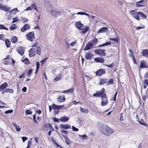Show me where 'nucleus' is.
<instances>
[{
    "mask_svg": "<svg viewBox=\"0 0 148 148\" xmlns=\"http://www.w3.org/2000/svg\"><path fill=\"white\" fill-rule=\"evenodd\" d=\"M145 27L143 25H142V26H139L136 27L137 30H140L141 29H143Z\"/></svg>",
    "mask_w": 148,
    "mask_h": 148,
    "instance_id": "nucleus-52",
    "label": "nucleus"
},
{
    "mask_svg": "<svg viewBox=\"0 0 148 148\" xmlns=\"http://www.w3.org/2000/svg\"><path fill=\"white\" fill-rule=\"evenodd\" d=\"M16 25L13 24L10 27V29L11 30H13L15 29L16 28Z\"/></svg>",
    "mask_w": 148,
    "mask_h": 148,
    "instance_id": "nucleus-43",
    "label": "nucleus"
},
{
    "mask_svg": "<svg viewBox=\"0 0 148 148\" xmlns=\"http://www.w3.org/2000/svg\"><path fill=\"white\" fill-rule=\"evenodd\" d=\"M12 125L15 127L16 130L17 132H19L21 130V128L20 126L19 125H17L15 123L13 122Z\"/></svg>",
    "mask_w": 148,
    "mask_h": 148,
    "instance_id": "nucleus-23",
    "label": "nucleus"
},
{
    "mask_svg": "<svg viewBox=\"0 0 148 148\" xmlns=\"http://www.w3.org/2000/svg\"><path fill=\"white\" fill-rule=\"evenodd\" d=\"M0 29H5L8 30V28L6 27L3 25L0 24Z\"/></svg>",
    "mask_w": 148,
    "mask_h": 148,
    "instance_id": "nucleus-44",
    "label": "nucleus"
},
{
    "mask_svg": "<svg viewBox=\"0 0 148 148\" xmlns=\"http://www.w3.org/2000/svg\"><path fill=\"white\" fill-rule=\"evenodd\" d=\"M65 44L66 45L67 48H69L70 45V44L69 43L67 40L65 41Z\"/></svg>",
    "mask_w": 148,
    "mask_h": 148,
    "instance_id": "nucleus-51",
    "label": "nucleus"
},
{
    "mask_svg": "<svg viewBox=\"0 0 148 148\" xmlns=\"http://www.w3.org/2000/svg\"><path fill=\"white\" fill-rule=\"evenodd\" d=\"M53 120L54 122L58 123L59 122V120L58 119L56 118H53Z\"/></svg>",
    "mask_w": 148,
    "mask_h": 148,
    "instance_id": "nucleus-62",
    "label": "nucleus"
},
{
    "mask_svg": "<svg viewBox=\"0 0 148 148\" xmlns=\"http://www.w3.org/2000/svg\"><path fill=\"white\" fill-rule=\"evenodd\" d=\"M113 82L114 81L113 79H110L108 82L107 85L112 84H113Z\"/></svg>",
    "mask_w": 148,
    "mask_h": 148,
    "instance_id": "nucleus-46",
    "label": "nucleus"
},
{
    "mask_svg": "<svg viewBox=\"0 0 148 148\" xmlns=\"http://www.w3.org/2000/svg\"><path fill=\"white\" fill-rule=\"evenodd\" d=\"M139 16H140L142 19H145L147 18V15L144 13L141 12H139Z\"/></svg>",
    "mask_w": 148,
    "mask_h": 148,
    "instance_id": "nucleus-28",
    "label": "nucleus"
},
{
    "mask_svg": "<svg viewBox=\"0 0 148 148\" xmlns=\"http://www.w3.org/2000/svg\"><path fill=\"white\" fill-rule=\"evenodd\" d=\"M5 90L6 93L9 92L11 94H13L14 93V91L12 89L6 88Z\"/></svg>",
    "mask_w": 148,
    "mask_h": 148,
    "instance_id": "nucleus-40",
    "label": "nucleus"
},
{
    "mask_svg": "<svg viewBox=\"0 0 148 148\" xmlns=\"http://www.w3.org/2000/svg\"><path fill=\"white\" fill-rule=\"evenodd\" d=\"M64 105L60 106L57 105L53 103V104L51 106L52 109L55 110H58L64 107Z\"/></svg>",
    "mask_w": 148,
    "mask_h": 148,
    "instance_id": "nucleus-17",
    "label": "nucleus"
},
{
    "mask_svg": "<svg viewBox=\"0 0 148 148\" xmlns=\"http://www.w3.org/2000/svg\"><path fill=\"white\" fill-rule=\"evenodd\" d=\"M19 21V18L17 17H15L13 18V20L12 22V23H14L15 22H17Z\"/></svg>",
    "mask_w": 148,
    "mask_h": 148,
    "instance_id": "nucleus-47",
    "label": "nucleus"
},
{
    "mask_svg": "<svg viewBox=\"0 0 148 148\" xmlns=\"http://www.w3.org/2000/svg\"><path fill=\"white\" fill-rule=\"evenodd\" d=\"M69 120V118L66 116H64L63 117H61L59 119V120L64 122H65Z\"/></svg>",
    "mask_w": 148,
    "mask_h": 148,
    "instance_id": "nucleus-26",
    "label": "nucleus"
},
{
    "mask_svg": "<svg viewBox=\"0 0 148 148\" xmlns=\"http://www.w3.org/2000/svg\"><path fill=\"white\" fill-rule=\"evenodd\" d=\"M45 126L46 127H48L50 130H51L53 129L52 126L50 123H49L47 124H46L45 125Z\"/></svg>",
    "mask_w": 148,
    "mask_h": 148,
    "instance_id": "nucleus-45",
    "label": "nucleus"
},
{
    "mask_svg": "<svg viewBox=\"0 0 148 148\" xmlns=\"http://www.w3.org/2000/svg\"><path fill=\"white\" fill-rule=\"evenodd\" d=\"M80 110L82 112L86 113H88V110L87 109L83 108L82 107H80Z\"/></svg>",
    "mask_w": 148,
    "mask_h": 148,
    "instance_id": "nucleus-32",
    "label": "nucleus"
},
{
    "mask_svg": "<svg viewBox=\"0 0 148 148\" xmlns=\"http://www.w3.org/2000/svg\"><path fill=\"white\" fill-rule=\"evenodd\" d=\"M32 69H30L28 70L27 72V74L28 76H29L32 72Z\"/></svg>",
    "mask_w": 148,
    "mask_h": 148,
    "instance_id": "nucleus-61",
    "label": "nucleus"
},
{
    "mask_svg": "<svg viewBox=\"0 0 148 148\" xmlns=\"http://www.w3.org/2000/svg\"><path fill=\"white\" fill-rule=\"evenodd\" d=\"M74 91V89L73 88H71L69 89L65 90L63 92H62L61 91H60L59 92L63 93H66L70 92V93H72Z\"/></svg>",
    "mask_w": 148,
    "mask_h": 148,
    "instance_id": "nucleus-29",
    "label": "nucleus"
},
{
    "mask_svg": "<svg viewBox=\"0 0 148 148\" xmlns=\"http://www.w3.org/2000/svg\"><path fill=\"white\" fill-rule=\"evenodd\" d=\"M89 27L88 26H86L85 28L82 29V30H80L79 33H80L85 34L89 30Z\"/></svg>",
    "mask_w": 148,
    "mask_h": 148,
    "instance_id": "nucleus-18",
    "label": "nucleus"
},
{
    "mask_svg": "<svg viewBox=\"0 0 148 148\" xmlns=\"http://www.w3.org/2000/svg\"><path fill=\"white\" fill-rule=\"evenodd\" d=\"M145 1V0H141L137 2L136 4V6L138 7H141L143 6V5L139 4L144 3Z\"/></svg>",
    "mask_w": 148,
    "mask_h": 148,
    "instance_id": "nucleus-24",
    "label": "nucleus"
},
{
    "mask_svg": "<svg viewBox=\"0 0 148 148\" xmlns=\"http://www.w3.org/2000/svg\"><path fill=\"white\" fill-rule=\"evenodd\" d=\"M38 45V43L37 42H35L34 43L33 45L32 46V47H37V45Z\"/></svg>",
    "mask_w": 148,
    "mask_h": 148,
    "instance_id": "nucleus-59",
    "label": "nucleus"
},
{
    "mask_svg": "<svg viewBox=\"0 0 148 148\" xmlns=\"http://www.w3.org/2000/svg\"><path fill=\"white\" fill-rule=\"evenodd\" d=\"M94 60L97 62L103 63L104 62V59L102 57L97 58L94 59Z\"/></svg>",
    "mask_w": 148,
    "mask_h": 148,
    "instance_id": "nucleus-19",
    "label": "nucleus"
},
{
    "mask_svg": "<svg viewBox=\"0 0 148 148\" xmlns=\"http://www.w3.org/2000/svg\"><path fill=\"white\" fill-rule=\"evenodd\" d=\"M61 98V96H59L58 98V101L60 102H63L65 101V99L64 96L62 98Z\"/></svg>",
    "mask_w": 148,
    "mask_h": 148,
    "instance_id": "nucleus-34",
    "label": "nucleus"
},
{
    "mask_svg": "<svg viewBox=\"0 0 148 148\" xmlns=\"http://www.w3.org/2000/svg\"><path fill=\"white\" fill-rule=\"evenodd\" d=\"M111 43L110 42H107L104 44L99 45V47H101L107 46L110 45Z\"/></svg>",
    "mask_w": 148,
    "mask_h": 148,
    "instance_id": "nucleus-39",
    "label": "nucleus"
},
{
    "mask_svg": "<svg viewBox=\"0 0 148 148\" xmlns=\"http://www.w3.org/2000/svg\"><path fill=\"white\" fill-rule=\"evenodd\" d=\"M17 38L15 36H13L11 39L12 42L14 43H16L17 41Z\"/></svg>",
    "mask_w": 148,
    "mask_h": 148,
    "instance_id": "nucleus-33",
    "label": "nucleus"
},
{
    "mask_svg": "<svg viewBox=\"0 0 148 148\" xmlns=\"http://www.w3.org/2000/svg\"><path fill=\"white\" fill-rule=\"evenodd\" d=\"M130 13L134 18L136 19L139 21L140 20V17L139 16V12H136L134 10H132L130 12Z\"/></svg>",
    "mask_w": 148,
    "mask_h": 148,
    "instance_id": "nucleus-5",
    "label": "nucleus"
},
{
    "mask_svg": "<svg viewBox=\"0 0 148 148\" xmlns=\"http://www.w3.org/2000/svg\"><path fill=\"white\" fill-rule=\"evenodd\" d=\"M10 8L2 3H0V10L5 12H8L10 10Z\"/></svg>",
    "mask_w": 148,
    "mask_h": 148,
    "instance_id": "nucleus-8",
    "label": "nucleus"
},
{
    "mask_svg": "<svg viewBox=\"0 0 148 148\" xmlns=\"http://www.w3.org/2000/svg\"><path fill=\"white\" fill-rule=\"evenodd\" d=\"M100 131L103 134L108 136L111 135L114 132L113 130L108 127L101 129Z\"/></svg>",
    "mask_w": 148,
    "mask_h": 148,
    "instance_id": "nucleus-2",
    "label": "nucleus"
},
{
    "mask_svg": "<svg viewBox=\"0 0 148 148\" xmlns=\"http://www.w3.org/2000/svg\"><path fill=\"white\" fill-rule=\"evenodd\" d=\"M99 97H101L103 95V94H105V89L104 88H102L101 90L97 92Z\"/></svg>",
    "mask_w": 148,
    "mask_h": 148,
    "instance_id": "nucleus-25",
    "label": "nucleus"
},
{
    "mask_svg": "<svg viewBox=\"0 0 148 148\" xmlns=\"http://www.w3.org/2000/svg\"><path fill=\"white\" fill-rule=\"evenodd\" d=\"M18 11L17 8H15L12 9L11 11L10 12L12 14H14L16 13V12H17Z\"/></svg>",
    "mask_w": 148,
    "mask_h": 148,
    "instance_id": "nucleus-42",
    "label": "nucleus"
},
{
    "mask_svg": "<svg viewBox=\"0 0 148 148\" xmlns=\"http://www.w3.org/2000/svg\"><path fill=\"white\" fill-rule=\"evenodd\" d=\"M75 26L78 29L82 30V27L83 26V25L81 23L80 21H79L75 23Z\"/></svg>",
    "mask_w": 148,
    "mask_h": 148,
    "instance_id": "nucleus-16",
    "label": "nucleus"
},
{
    "mask_svg": "<svg viewBox=\"0 0 148 148\" xmlns=\"http://www.w3.org/2000/svg\"><path fill=\"white\" fill-rule=\"evenodd\" d=\"M89 42H91L93 46H95L97 44L98 42V40L96 38H94L92 40Z\"/></svg>",
    "mask_w": 148,
    "mask_h": 148,
    "instance_id": "nucleus-22",
    "label": "nucleus"
},
{
    "mask_svg": "<svg viewBox=\"0 0 148 148\" xmlns=\"http://www.w3.org/2000/svg\"><path fill=\"white\" fill-rule=\"evenodd\" d=\"M3 63L5 65H9L10 64L11 62L10 61H5L3 62Z\"/></svg>",
    "mask_w": 148,
    "mask_h": 148,
    "instance_id": "nucleus-50",
    "label": "nucleus"
},
{
    "mask_svg": "<svg viewBox=\"0 0 148 148\" xmlns=\"http://www.w3.org/2000/svg\"><path fill=\"white\" fill-rule=\"evenodd\" d=\"M140 68L148 67L147 62L144 60H142L140 63Z\"/></svg>",
    "mask_w": 148,
    "mask_h": 148,
    "instance_id": "nucleus-13",
    "label": "nucleus"
},
{
    "mask_svg": "<svg viewBox=\"0 0 148 148\" xmlns=\"http://www.w3.org/2000/svg\"><path fill=\"white\" fill-rule=\"evenodd\" d=\"M17 52L22 56H23L24 53V48L20 46L18 47L16 49Z\"/></svg>",
    "mask_w": 148,
    "mask_h": 148,
    "instance_id": "nucleus-10",
    "label": "nucleus"
},
{
    "mask_svg": "<svg viewBox=\"0 0 148 148\" xmlns=\"http://www.w3.org/2000/svg\"><path fill=\"white\" fill-rule=\"evenodd\" d=\"M60 127L62 129L65 130H68L71 129V127L68 124H61L60 125Z\"/></svg>",
    "mask_w": 148,
    "mask_h": 148,
    "instance_id": "nucleus-14",
    "label": "nucleus"
},
{
    "mask_svg": "<svg viewBox=\"0 0 148 148\" xmlns=\"http://www.w3.org/2000/svg\"><path fill=\"white\" fill-rule=\"evenodd\" d=\"M8 86V84L6 82H4L1 84L0 86V91L3 90L4 89L6 88Z\"/></svg>",
    "mask_w": 148,
    "mask_h": 148,
    "instance_id": "nucleus-21",
    "label": "nucleus"
},
{
    "mask_svg": "<svg viewBox=\"0 0 148 148\" xmlns=\"http://www.w3.org/2000/svg\"><path fill=\"white\" fill-rule=\"evenodd\" d=\"M30 28V26L28 24H26L21 28V31L22 32H23Z\"/></svg>",
    "mask_w": 148,
    "mask_h": 148,
    "instance_id": "nucleus-12",
    "label": "nucleus"
},
{
    "mask_svg": "<svg viewBox=\"0 0 148 148\" xmlns=\"http://www.w3.org/2000/svg\"><path fill=\"white\" fill-rule=\"evenodd\" d=\"M10 41L8 39H6L5 40V43L7 47H10Z\"/></svg>",
    "mask_w": 148,
    "mask_h": 148,
    "instance_id": "nucleus-31",
    "label": "nucleus"
},
{
    "mask_svg": "<svg viewBox=\"0 0 148 148\" xmlns=\"http://www.w3.org/2000/svg\"><path fill=\"white\" fill-rule=\"evenodd\" d=\"M102 101L101 103V106H106L108 103V101L106 97V94L105 93L103 94V95L101 97Z\"/></svg>",
    "mask_w": 148,
    "mask_h": 148,
    "instance_id": "nucleus-7",
    "label": "nucleus"
},
{
    "mask_svg": "<svg viewBox=\"0 0 148 148\" xmlns=\"http://www.w3.org/2000/svg\"><path fill=\"white\" fill-rule=\"evenodd\" d=\"M93 46L92 45L91 42H89L87 43L84 50L86 51L91 49L92 48Z\"/></svg>",
    "mask_w": 148,
    "mask_h": 148,
    "instance_id": "nucleus-11",
    "label": "nucleus"
},
{
    "mask_svg": "<svg viewBox=\"0 0 148 148\" xmlns=\"http://www.w3.org/2000/svg\"><path fill=\"white\" fill-rule=\"evenodd\" d=\"M142 54L143 56L148 58V50L147 49L143 50L142 52Z\"/></svg>",
    "mask_w": 148,
    "mask_h": 148,
    "instance_id": "nucleus-27",
    "label": "nucleus"
},
{
    "mask_svg": "<svg viewBox=\"0 0 148 148\" xmlns=\"http://www.w3.org/2000/svg\"><path fill=\"white\" fill-rule=\"evenodd\" d=\"M62 136L65 138L66 144L67 145H69L70 143L69 141L70 140L69 138L67 136L63 134L62 135Z\"/></svg>",
    "mask_w": 148,
    "mask_h": 148,
    "instance_id": "nucleus-30",
    "label": "nucleus"
},
{
    "mask_svg": "<svg viewBox=\"0 0 148 148\" xmlns=\"http://www.w3.org/2000/svg\"><path fill=\"white\" fill-rule=\"evenodd\" d=\"M115 92V93L114 94L113 97V100L114 101H116V96L117 93L118 91L116 90Z\"/></svg>",
    "mask_w": 148,
    "mask_h": 148,
    "instance_id": "nucleus-57",
    "label": "nucleus"
},
{
    "mask_svg": "<svg viewBox=\"0 0 148 148\" xmlns=\"http://www.w3.org/2000/svg\"><path fill=\"white\" fill-rule=\"evenodd\" d=\"M77 41L76 40H75L73 42H72L70 43V45L72 46L73 47L74 46L75 44L76 43Z\"/></svg>",
    "mask_w": 148,
    "mask_h": 148,
    "instance_id": "nucleus-60",
    "label": "nucleus"
},
{
    "mask_svg": "<svg viewBox=\"0 0 148 148\" xmlns=\"http://www.w3.org/2000/svg\"><path fill=\"white\" fill-rule=\"evenodd\" d=\"M27 39L29 40L32 42L35 39L34 34V32H30L26 34Z\"/></svg>",
    "mask_w": 148,
    "mask_h": 148,
    "instance_id": "nucleus-3",
    "label": "nucleus"
},
{
    "mask_svg": "<svg viewBox=\"0 0 148 148\" xmlns=\"http://www.w3.org/2000/svg\"><path fill=\"white\" fill-rule=\"evenodd\" d=\"M107 82V79H101L99 84L100 85H103V84H106Z\"/></svg>",
    "mask_w": 148,
    "mask_h": 148,
    "instance_id": "nucleus-37",
    "label": "nucleus"
},
{
    "mask_svg": "<svg viewBox=\"0 0 148 148\" xmlns=\"http://www.w3.org/2000/svg\"><path fill=\"white\" fill-rule=\"evenodd\" d=\"M61 79V78L60 76L58 75L54 79V80L55 81H57L60 80Z\"/></svg>",
    "mask_w": 148,
    "mask_h": 148,
    "instance_id": "nucleus-49",
    "label": "nucleus"
},
{
    "mask_svg": "<svg viewBox=\"0 0 148 148\" xmlns=\"http://www.w3.org/2000/svg\"><path fill=\"white\" fill-rule=\"evenodd\" d=\"M105 50L104 49H98L95 51V52L99 56H104L106 55V53H105Z\"/></svg>",
    "mask_w": 148,
    "mask_h": 148,
    "instance_id": "nucleus-4",
    "label": "nucleus"
},
{
    "mask_svg": "<svg viewBox=\"0 0 148 148\" xmlns=\"http://www.w3.org/2000/svg\"><path fill=\"white\" fill-rule=\"evenodd\" d=\"M22 61L24 62L25 64H28L29 63V62L28 59L27 58H26L25 59H24L23 60H22Z\"/></svg>",
    "mask_w": 148,
    "mask_h": 148,
    "instance_id": "nucleus-41",
    "label": "nucleus"
},
{
    "mask_svg": "<svg viewBox=\"0 0 148 148\" xmlns=\"http://www.w3.org/2000/svg\"><path fill=\"white\" fill-rule=\"evenodd\" d=\"M36 69H39L40 67V63L39 62H37L36 63Z\"/></svg>",
    "mask_w": 148,
    "mask_h": 148,
    "instance_id": "nucleus-63",
    "label": "nucleus"
},
{
    "mask_svg": "<svg viewBox=\"0 0 148 148\" xmlns=\"http://www.w3.org/2000/svg\"><path fill=\"white\" fill-rule=\"evenodd\" d=\"M13 112V110H7L5 112V114H7L8 113H12Z\"/></svg>",
    "mask_w": 148,
    "mask_h": 148,
    "instance_id": "nucleus-53",
    "label": "nucleus"
},
{
    "mask_svg": "<svg viewBox=\"0 0 148 148\" xmlns=\"http://www.w3.org/2000/svg\"><path fill=\"white\" fill-rule=\"evenodd\" d=\"M72 128L73 130L74 131H78L79 130L78 128L75 127L74 126L72 127Z\"/></svg>",
    "mask_w": 148,
    "mask_h": 148,
    "instance_id": "nucleus-58",
    "label": "nucleus"
},
{
    "mask_svg": "<svg viewBox=\"0 0 148 148\" xmlns=\"http://www.w3.org/2000/svg\"><path fill=\"white\" fill-rule=\"evenodd\" d=\"M108 31V29L105 27H103L101 28L97 32V34L106 32Z\"/></svg>",
    "mask_w": 148,
    "mask_h": 148,
    "instance_id": "nucleus-15",
    "label": "nucleus"
},
{
    "mask_svg": "<svg viewBox=\"0 0 148 148\" xmlns=\"http://www.w3.org/2000/svg\"><path fill=\"white\" fill-rule=\"evenodd\" d=\"M79 136L81 137L83 139H86L87 137V136L86 134H84V135H79Z\"/></svg>",
    "mask_w": 148,
    "mask_h": 148,
    "instance_id": "nucleus-54",
    "label": "nucleus"
},
{
    "mask_svg": "<svg viewBox=\"0 0 148 148\" xmlns=\"http://www.w3.org/2000/svg\"><path fill=\"white\" fill-rule=\"evenodd\" d=\"M50 9H49L48 11L53 17H57L60 15V12L58 9L54 8L52 5H50Z\"/></svg>",
    "mask_w": 148,
    "mask_h": 148,
    "instance_id": "nucleus-1",
    "label": "nucleus"
},
{
    "mask_svg": "<svg viewBox=\"0 0 148 148\" xmlns=\"http://www.w3.org/2000/svg\"><path fill=\"white\" fill-rule=\"evenodd\" d=\"M105 73V70L104 69H102L97 70L96 72V74L97 75L101 76L103 74H104Z\"/></svg>",
    "mask_w": 148,
    "mask_h": 148,
    "instance_id": "nucleus-9",
    "label": "nucleus"
},
{
    "mask_svg": "<svg viewBox=\"0 0 148 148\" xmlns=\"http://www.w3.org/2000/svg\"><path fill=\"white\" fill-rule=\"evenodd\" d=\"M109 40L112 41H114L117 43H118L119 42V40L118 37L114 38H110Z\"/></svg>",
    "mask_w": 148,
    "mask_h": 148,
    "instance_id": "nucleus-38",
    "label": "nucleus"
},
{
    "mask_svg": "<svg viewBox=\"0 0 148 148\" xmlns=\"http://www.w3.org/2000/svg\"><path fill=\"white\" fill-rule=\"evenodd\" d=\"M41 49L40 46L36 48V53H37L38 55H40L41 53Z\"/></svg>",
    "mask_w": 148,
    "mask_h": 148,
    "instance_id": "nucleus-35",
    "label": "nucleus"
},
{
    "mask_svg": "<svg viewBox=\"0 0 148 148\" xmlns=\"http://www.w3.org/2000/svg\"><path fill=\"white\" fill-rule=\"evenodd\" d=\"M139 123L141 125H143L145 126H147V124L145 123L144 121H143V119H141L138 121Z\"/></svg>",
    "mask_w": 148,
    "mask_h": 148,
    "instance_id": "nucleus-36",
    "label": "nucleus"
},
{
    "mask_svg": "<svg viewBox=\"0 0 148 148\" xmlns=\"http://www.w3.org/2000/svg\"><path fill=\"white\" fill-rule=\"evenodd\" d=\"M105 65L110 68H112L114 66V64L113 63H112L110 65L105 64Z\"/></svg>",
    "mask_w": 148,
    "mask_h": 148,
    "instance_id": "nucleus-55",
    "label": "nucleus"
},
{
    "mask_svg": "<svg viewBox=\"0 0 148 148\" xmlns=\"http://www.w3.org/2000/svg\"><path fill=\"white\" fill-rule=\"evenodd\" d=\"M143 82L145 84H147L148 86V79H145L143 81Z\"/></svg>",
    "mask_w": 148,
    "mask_h": 148,
    "instance_id": "nucleus-64",
    "label": "nucleus"
},
{
    "mask_svg": "<svg viewBox=\"0 0 148 148\" xmlns=\"http://www.w3.org/2000/svg\"><path fill=\"white\" fill-rule=\"evenodd\" d=\"M132 59H133V62H134V64H137V62H136V59H135V57L134 55H133L132 56Z\"/></svg>",
    "mask_w": 148,
    "mask_h": 148,
    "instance_id": "nucleus-56",
    "label": "nucleus"
},
{
    "mask_svg": "<svg viewBox=\"0 0 148 148\" xmlns=\"http://www.w3.org/2000/svg\"><path fill=\"white\" fill-rule=\"evenodd\" d=\"M92 56V55L89 52L87 53L85 55V58L86 59L91 60Z\"/></svg>",
    "mask_w": 148,
    "mask_h": 148,
    "instance_id": "nucleus-20",
    "label": "nucleus"
},
{
    "mask_svg": "<svg viewBox=\"0 0 148 148\" xmlns=\"http://www.w3.org/2000/svg\"><path fill=\"white\" fill-rule=\"evenodd\" d=\"M36 47L32 48L29 51V56L30 57L35 56L36 54Z\"/></svg>",
    "mask_w": 148,
    "mask_h": 148,
    "instance_id": "nucleus-6",
    "label": "nucleus"
},
{
    "mask_svg": "<svg viewBox=\"0 0 148 148\" xmlns=\"http://www.w3.org/2000/svg\"><path fill=\"white\" fill-rule=\"evenodd\" d=\"M32 113V112L29 110H27L25 111V114L27 115H30Z\"/></svg>",
    "mask_w": 148,
    "mask_h": 148,
    "instance_id": "nucleus-48",
    "label": "nucleus"
}]
</instances>
